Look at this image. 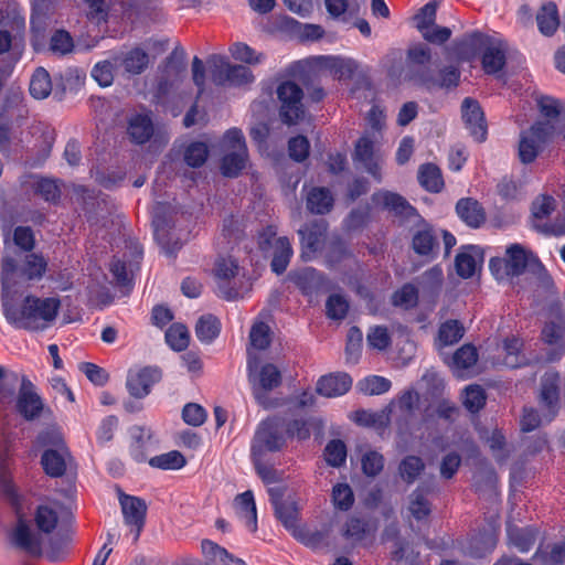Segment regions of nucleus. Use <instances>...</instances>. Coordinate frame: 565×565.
I'll return each instance as SVG.
<instances>
[{
	"label": "nucleus",
	"instance_id": "20",
	"mask_svg": "<svg viewBox=\"0 0 565 565\" xmlns=\"http://www.w3.org/2000/svg\"><path fill=\"white\" fill-rule=\"evenodd\" d=\"M159 380L160 372L154 367L131 370L127 377V388L134 397L143 398Z\"/></svg>",
	"mask_w": 565,
	"mask_h": 565
},
{
	"label": "nucleus",
	"instance_id": "4",
	"mask_svg": "<svg viewBox=\"0 0 565 565\" xmlns=\"http://www.w3.org/2000/svg\"><path fill=\"white\" fill-rule=\"evenodd\" d=\"M558 383L557 373L547 372L542 380V388L540 394L541 407L543 415L533 408H524L521 419V428L523 431H531L543 423L551 422L558 411Z\"/></svg>",
	"mask_w": 565,
	"mask_h": 565
},
{
	"label": "nucleus",
	"instance_id": "21",
	"mask_svg": "<svg viewBox=\"0 0 565 565\" xmlns=\"http://www.w3.org/2000/svg\"><path fill=\"white\" fill-rule=\"evenodd\" d=\"M125 523L131 527H135L136 533L134 540H137L139 533L145 524V518L147 513L146 502L137 497L121 494L119 497Z\"/></svg>",
	"mask_w": 565,
	"mask_h": 565
},
{
	"label": "nucleus",
	"instance_id": "2",
	"mask_svg": "<svg viewBox=\"0 0 565 565\" xmlns=\"http://www.w3.org/2000/svg\"><path fill=\"white\" fill-rule=\"evenodd\" d=\"M287 438L285 424L278 417H269L260 422L255 430L250 446L252 458L257 473L267 483L275 480V472L264 465L265 456L284 449Z\"/></svg>",
	"mask_w": 565,
	"mask_h": 565
},
{
	"label": "nucleus",
	"instance_id": "25",
	"mask_svg": "<svg viewBox=\"0 0 565 565\" xmlns=\"http://www.w3.org/2000/svg\"><path fill=\"white\" fill-rule=\"evenodd\" d=\"M482 263L483 253L479 247L471 245L461 247L456 256L457 274L462 278H470L481 268Z\"/></svg>",
	"mask_w": 565,
	"mask_h": 565
},
{
	"label": "nucleus",
	"instance_id": "1",
	"mask_svg": "<svg viewBox=\"0 0 565 565\" xmlns=\"http://www.w3.org/2000/svg\"><path fill=\"white\" fill-rule=\"evenodd\" d=\"M0 488L17 515V523L9 533L11 543L32 556H40L43 551V534H50L57 525L56 509L49 504L38 508L34 520L39 533H35L24 519L26 510L24 499L13 483L6 460L0 463Z\"/></svg>",
	"mask_w": 565,
	"mask_h": 565
},
{
	"label": "nucleus",
	"instance_id": "57",
	"mask_svg": "<svg viewBox=\"0 0 565 565\" xmlns=\"http://www.w3.org/2000/svg\"><path fill=\"white\" fill-rule=\"evenodd\" d=\"M269 327L264 322H256L249 333L250 345L254 350H264L270 343Z\"/></svg>",
	"mask_w": 565,
	"mask_h": 565
},
{
	"label": "nucleus",
	"instance_id": "10",
	"mask_svg": "<svg viewBox=\"0 0 565 565\" xmlns=\"http://www.w3.org/2000/svg\"><path fill=\"white\" fill-rule=\"evenodd\" d=\"M276 235V228L269 225L258 233L257 242L263 252L271 250V269L276 274H281L290 262L292 248L287 237H277Z\"/></svg>",
	"mask_w": 565,
	"mask_h": 565
},
{
	"label": "nucleus",
	"instance_id": "60",
	"mask_svg": "<svg viewBox=\"0 0 565 565\" xmlns=\"http://www.w3.org/2000/svg\"><path fill=\"white\" fill-rule=\"evenodd\" d=\"M556 202L553 196L540 195L532 204V215L535 220H544L555 210Z\"/></svg>",
	"mask_w": 565,
	"mask_h": 565
},
{
	"label": "nucleus",
	"instance_id": "56",
	"mask_svg": "<svg viewBox=\"0 0 565 565\" xmlns=\"http://www.w3.org/2000/svg\"><path fill=\"white\" fill-rule=\"evenodd\" d=\"M362 331L352 327L348 332L347 347H345V355L347 361L351 363H355L360 356L361 348H362Z\"/></svg>",
	"mask_w": 565,
	"mask_h": 565
},
{
	"label": "nucleus",
	"instance_id": "9",
	"mask_svg": "<svg viewBox=\"0 0 565 565\" xmlns=\"http://www.w3.org/2000/svg\"><path fill=\"white\" fill-rule=\"evenodd\" d=\"M36 444L39 446H52L46 449L41 459L44 471L51 477H60L66 469L67 449L57 431H46L41 434Z\"/></svg>",
	"mask_w": 565,
	"mask_h": 565
},
{
	"label": "nucleus",
	"instance_id": "40",
	"mask_svg": "<svg viewBox=\"0 0 565 565\" xmlns=\"http://www.w3.org/2000/svg\"><path fill=\"white\" fill-rule=\"evenodd\" d=\"M535 103L541 116L546 118L545 122L555 127L554 121L563 111V103L550 95H537L535 97Z\"/></svg>",
	"mask_w": 565,
	"mask_h": 565
},
{
	"label": "nucleus",
	"instance_id": "49",
	"mask_svg": "<svg viewBox=\"0 0 565 565\" xmlns=\"http://www.w3.org/2000/svg\"><path fill=\"white\" fill-rule=\"evenodd\" d=\"M463 337V328L457 320L443 323L438 333V345H451Z\"/></svg>",
	"mask_w": 565,
	"mask_h": 565
},
{
	"label": "nucleus",
	"instance_id": "46",
	"mask_svg": "<svg viewBox=\"0 0 565 565\" xmlns=\"http://www.w3.org/2000/svg\"><path fill=\"white\" fill-rule=\"evenodd\" d=\"M230 53L234 60L249 65L260 64L265 58L263 53L256 52L249 45L242 42L234 43L230 47Z\"/></svg>",
	"mask_w": 565,
	"mask_h": 565
},
{
	"label": "nucleus",
	"instance_id": "14",
	"mask_svg": "<svg viewBox=\"0 0 565 565\" xmlns=\"http://www.w3.org/2000/svg\"><path fill=\"white\" fill-rule=\"evenodd\" d=\"M379 142V134L367 131L356 141L353 154L354 162L362 164L376 181L382 179L381 164L376 154Z\"/></svg>",
	"mask_w": 565,
	"mask_h": 565
},
{
	"label": "nucleus",
	"instance_id": "52",
	"mask_svg": "<svg viewBox=\"0 0 565 565\" xmlns=\"http://www.w3.org/2000/svg\"><path fill=\"white\" fill-rule=\"evenodd\" d=\"M166 341L174 351H182L189 344V332L183 324H172L166 332Z\"/></svg>",
	"mask_w": 565,
	"mask_h": 565
},
{
	"label": "nucleus",
	"instance_id": "36",
	"mask_svg": "<svg viewBox=\"0 0 565 565\" xmlns=\"http://www.w3.org/2000/svg\"><path fill=\"white\" fill-rule=\"evenodd\" d=\"M128 134L136 143H145L153 134V126L148 115H135L130 118Z\"/></svg>",
	"mask_w": 565,
	"mask_h": 565
},
{
	"label": "nucleus",
	"instance_id": "35",
	"mask_svg": "<svg viewBox=\"0 0 565 565\" xmlns=\"http://www.w3.org/2000/svg\"><path fill=\"white\" fill-rule=\"evenodd\" d=\"M536 22L542 34L550 36L559 26L558 10L555 3L543 4L536 14Z\"/></svg>",
	"mask_w": 565,
	"mask_h": 565
},
{
	"label": "nucleus",
	"instance_id": "27",
	"mask_svg": "<svg viewBox=\"0 0 565 565\" xmlns=\"http://www.w3.org/2000/svg\"><path fill=\"white\" fill-rule=\"evenodd\" d=\"M373 203L375 206L386 210L395 215L411 216L415 214V210L407 201L397 193L388 191H380L373 194Z\"/></svg>",
	"mask_w": 565,
	"mask_h": 565
},
{
	"label": "nucleus",
	"instance_id": "22",
	"mask_svg": "<svg viewBox=\"0 0 565 565\" xmlns=\"http://www.w3.org/2000/svg\"><path fill=\"white\" fill-rule=\"evenodd\" d=\"M461 110L462 119L471 136L477 141H483L487 137V126L480 105L471 98H466L462 102Z\"/></svg>",
	"mask_w": 565,
	"mask_h": 565
},
{
	"label": "nucleus",
	"instance_id": "32",
	"mask_svg": "<svg viewBox=\"0 0 565 565\" xmlns=\"http://www.w3.org/2000/svg\"><path fill=\"white\" fill-rule=\"evenodd\" d=\"M237 515L244 522L248 531L254 532L257 529V514L254 495L252 491H245L238 494L234 501Z\"/></svg>",
	"mask_w": 565,
	"mask_h": 565
},
{
	"label": "nucleus",
	"instance_id": "41",
	"mask_svg": "<svg viewBox=\"0 0 565 565\" xmlns=\"http://www.w3.org/2000/svg\"><path fill=\"white\" fill-rule=\"evenodd\" d=\"M418 180L430 192H439L444 186L443 177L437 166L427 163L419 168Z\"/></svg>",
	"mask_w": 565,
	"mask_h": 565
},
{
	"label": "nucleus",
	"instance_id": "12",
	"mask_svg": "<svg viewBox=\"0 0 565 565\" xmlns=\"http://www.w3.org/2000/svg\"><path fill=\"white\" fill-rule=\"evenodd\" d=\"M312 71L327 72L338 79L351 78L356 70L353 60L338 55H318L298 63Z\"/></svg>",
	"mask_w": 565,
	"mask_h": 565
},
{
	"label": "nucleus",
	"instance_id": "62",
	"mask_svg": "<svg viewBox=\"0 0 565 565\" xmlns=\"http://www.w3.org/2000/svg\"><path fill=\"white\" fill-rule=\"evenodd\" d=\"M45 266L46 263L41 256L35 254L28 255L22 267V275L28 279L40 278L45 270Z\"/></svg>",
	"mask_w": 565,
	"mask_h": 565
},
{
	"label": "nucleus",
	"instance_id": "51",
	"mask_svg": "<svg viewBox=\"0 0 565 565\" xmlns=\"http://www.w3.org/2000/svg\"><path fill=\"white\" fill-rule=\"evenodd\" d=\"M462 403L469 412H478L486 404L483 388L476 384L467 386L462 394Z\"/></svg>",
	"mask_w": 565,
	"mask_h": 565
},
{
	"label": "nucleus",
	"instance_id": "45",
	"mask_svg": "<svg viewBox=\"0 0 565 565\" xmlns=\"http://www.w3.org/2000/svg\"><path fill=\"white\" fill-rule=\"evenodd\" d=\"M195 333L200 341L212 342L220 333L218 320L211 315L202 316L196 322Z\"/></svg>",
	"mask_w": 565,
	"mask_h": 565
},
{
	"label": "nucleus",
	"instance_id": "30",
	"mask_svg": "<svg viewBox=\"0 0 565 565\" xmlns=\"http://www.w3.org/2000/svg\"><path fill=\"white\" fill-rule=\"evenodd\" d=\"M523 343L516 337H511L504 340L501 348H498L499 354L492 361L493 365H504L508 367H518L523 364L521 356V348Z\"/></svg>",
	"mask_w": 565,
	"mask_h": 565
},
{
	"label": "nucleus",
	"instance_id": "19",
	"mask_svg": "<svg viewBox=\"0 0 565 565\" xmlns=\"http://www.w3.org/2000/svg\"><path fill=\"white\" fill-rule=\"evenodd\" d=\"M239 273V266L237 262L228 257H220L214 267V276L217 281L220 294L226 299H235L238 296V291L228 288L232 279H235Z\"/></svg>",
	"mask_w": 565,
	"mask_h": 565
},
{
	"label": "nucleus",
	"instance_id": "61",
	"mask_svg": "<svg viewBox=\"0 0 565 565\" xmlns=\"http://www.w3.org/2000/svg\"><path fill=\"white\" fill-rule=\"evenodd\" d=\"M436 3L429 2L420 9L418 14H416L415 23L420 34L425 33L428 30V28L434 26L436 19Z\"/></svg>",
	"mask_w": 565,
	"mask_h": 565
},
{
	"label": "nucleus",
	"instance_id": "44",
	"mask_svg": "<svg viewBox=\"0 0 565 565\" xmlns=\"http://www.w3.org/2000/svg\"><path fill=\"white\" fill-rule=\"evenodd\" d=\"M374 531L372 525L359 519H351L345 525L343 535L353 543H362L371 537Z\"/></svg>",
	"mask_w": 565,
	"mask_h": 565
},
{
	"label": "nucleus",
	"instance_id": "64",
	"mask_svg": "<svg viewBox=\"0 0 565 565\" xmlns=\"http://www.w3.org/2000/svg\"><path fill=\"white\" fill-rule=\"evenodd\" d=\"M327 315L330 319L341 320L345 317L349 303L345 298L340 295H331L327 300Z\"/></svg>",
	"mask_w": 565,
	"mask_h": 565
},
{
	"label": "nucleus",
	"instance_id": "13",
	"mask_svg": "<svg viewBox=\"0 0 565 565\" xmlns=\"http://www.w3.org/2000/svg\"><path fill=\"white\" fill-rule=\"evenodd\" d=\"M302 90L294 82H284L277 88L280 102V117L288 125L296 124L303 115Z\"/></svg>",
	"mask_w": 565,
	"mask_h": 565
},
{
	"label": "nucleus",
	"instance_id": "31",
	"mask_svg": "<svg viewBox=\"0 0 565 565\" xmlns=\"http://www.w3.org/2000/svg\"><path fill=\"white\" fill-rule=\"evenodd\" d=\"M438 233L425 221H420L413 235V248L422 256L433 254L437 244Z\"/></svg>",
	"mask_w": 565,
	"mask_h": 565
},
{
	"label": "nucleus",
	"instance_id": "3",
	"mask_svg": "<svg viewBox=\"0 0 565 565\" xmlns=\"http://www.w3.org/2000/svg\"><path fill=\"white\" fill-rule=\"evenodd\" d=\"M60 305V300L55 297L43 299L26 297L21 309H6V315L9 320L21 328L42 330L53 323L57 316Z\"/></svg>",
	"mask_w": 565,
	"mask_h": 565
},
{
	"label": "nucleus",
	"instance_id": "48",
	"mask_svg": "<svg viewBox=\"0 0 565 565\" xmlns=\"http://www.w3.org/2000/svg\"><path fill=\"white\" fill-rule=\"evenodd\" d=\"M358 390L366 395H380L391 388V381L379 375H370L361 380Z\"/></svg>",
	"mask_w": 565,
	"mask_h": 565
},
{
	"label": "nucleus",
	"instance_id": "5",
	"mask_svg": "<svg viewBox=\"0 0 565 565\" xmlns=\"http://www.w3.org/2000/svg\"><path fill=\"white\" fill-rule=\"evenodd\" d=\"M248 355V377L254 397L262 406L273 407V403L268 398V393L280 385L281 373L273 363L260 364L257 359L253 356L252 351H249Z\"/></svg>",
	"mask_w": 565,
	"mask_h": 565
},
{
	"label": "nucleus",
	"instance_id": "18",
	"mask_svg": "<svg viewBox=\"0 0 565 565\" xmlns=\"http://www.w3.org/2000/svg\"><path fill=\"white\" fill-rule=\"evenodd\" d=\"M477 41L484 46L482 65L487 73L494 74L502 70L505 64V43L498 38L476 36Z\"/></svg>",
	"mask_w": 565,
	"mask_h": 565
},
{
	"label": "nucleus",
	"instance_id": "24",
	"mask_svg": "<svg viewBox=\"0 0 565 565\" xmlns=\"http://www.w3.org/2000/svg\"><path fill=\"white\" fill-rule=\"evenodd\" d=\"M114 63L127 75L141 74L149 64L148 54L140 47L120 51L114 54Z\"/></svg>",
	"mask_w": 565,
	"mask_h": 565
},
{
	"label": "nucleus",
	"instance_id": "34",
	"mask_svg": "<svg viewBox=\"0 0 565 565\" xmlns=\"http://www.w3.org/2000/svg\"><path fill=\"white\" fill-rule=\"evenodd\" d=\"M458 216L469 226L478 227L484 222V213L479 203L471 199H462L457 203Z\"/></svg>",
	"mask_w": 565,
	"mask_h": 565
},
{
	"label": "nucleus",
	"instance_id": "43",
	"mask_svg": "<svg viewBox=\"0 0 565 565\" xmlns=\"http://www.w3.org/2000/svg\"><path fill=\"white\" fill-rule=\"evenodd\" d=\"M51 90L52 82L49 73L44 68L39 67L30 81L31 95L36 99H44L50 95Z\"/></svg>",
	"mask_w": 565,
	"mask_h": 565
},
{
	"label": "nucleus",
	"instance_id": "54",
	"mask_svg": "<svg viewBox=\"0 0 565 565\" xmlns=\"http://www.w3.org/2000/svg\"><path fill=\"white\" fill-rule=\"evenodd\" d=\"M73 38L65 30H56L50 40V50L54 54L65 55L73 51Z\"/></svg>",
	"mask_w": 565,
	"mask_h": 565
},
{
	"label": "nucleus",
	"instance_id": "47",
	"mask_svg": "<svg viewBox=\"0 0 565 565\" xmlns=\"http://www.w3.org/2000/svg\"><path fill=\"white\" fill-rule=\"evenodd\" d=\"M149 465L163 470H178L185 465L183 455L177 450H172L159 456H154L149 460Z\"/></svg>",
	"mask_w": 565,
	"mask_h": 565
},
{
	"label": "nucleus",
	"instance_id": "55",
	"mask_svg": "<svg viewBox=\"0 0 565 565\" xmlns=\"http://www.w3.org/2000/svg\"><path fill=\"white\" fill-rule=\"evenodd\" d=\"M332 502L339 510H349L354 502V495L350 486L347 483L335 484L332 489Z\"/></svg>",
	"mask_w": 565,
	"mask_h": 565
},
{
	"label": "nucleus",
	"instance_id": "37",
	"mask_svg": "<svg viewBox=\"0 0 565 565\" xmlns=\"http://www.w3.org/2000/svg\"><path fill=\"white\" fill-rule=\"evenodd\" d=\"M120 72L118 63H114V54L104 61L97 62L92 70V77L102 87H108L113 84L115 75Z\"/></svg>",
	"mask_w": 565,
	"mask_h": 565
},
{
	"label": "nucleus",
	"instance_id": "6",
	"mask_svg": "<svg viewBox=\"0 0 565 565\" xmlns=\"http://www.w3.org/2000/svg\"><path fill=\"white\" fill-rule=\"evenodd\" d=\"M536 263V258L521 244H511L505 247L503 256L492 257L489 267L497 280H505L521 275L525 268Z\"/></svg>",
	"mask_w": 565,
	"mask_h": 565
},
{
	"label": "nucleus",
	"instance_id": "29",
	"mask_svg": "<svg viewBox=\"0 0 565 565\" xmlns=\"http://www.w3.org/2000/svg\"><path fill=\"white\" fill-rule=\"evenodd\" d=\"M18 411L26 419H33L39 416L43 404L39 395L34 392L30 382L23 381L18 397Z\"/></svg>",
	"mask_w": 565,
	"mask_h": 565
},
{
	"label": "nucleus",
	"instance_id": "58",
	"mask_svg": "<svg viewBox=\"0 0 565 565\" xmlns=\"http://www.w3.org/2000/svg\"><path fill=\"white\" fill-rule=\"evenodd\" d=\"M424 469V463L419 457H406L399 465V473L403 480L413 482Z\"/></svg>",
	"mask_w": 565,
	"mask_h": 565
},
{
	"label": "nucleus",
	"instance_id": "53",
	"mask_svg": "<svg viewBox=\"0 0 565 565\" xmlns=\"http://www.w3.org/2000/svg\"><path fill=\"white\" fill-rule=\"evenodd\" d=\"M391 335L386 328L375 326L369 329L366 342L370 349L383 351L391 344Z\"/></svg>",
	"mask_w": 565,
	"mask_h": 565
},
{
	"label": "nucleus",
	"instance_id": "23",
	"mask_svg": "<svg viewBox=\"0 0 565 565\" xmlns=\"http://www.w3.org/2000/svg\"><path fill=\"white\" fill-rule=\"evenodd\" d=\"M326 225L323 222H316L306 225L298 231L302 246V257L310 259L318 250L323 247L326 239Z\"/></svg>",
	"mask_w": 565,
	"mask_h": 565
},
{
	"label": "nucleus",
	"instance_id": "7",
	"mask_svg": "<svg viewBox=\"0 0 565 565\" xmlns=\"http://www.w3.org/2000/svg\"><path fill=\"white\" fill-rule=\"evenodd\" d=\"M222 145L225 152L221 166L222 172L226 177H235L247 162V148L243 132L236 128L227 130Z\"/></svg>",
	"mask_w": 565,
	"mask_h": 565
},
{
	"label": "nucleus",
	"instance_id": "63",
	"mask_svg": "<svg viewBox=\"0 0 565 565\" xmlns=\"http://www.w3.org/2000/svg\"><path fill=\"white\" fill-rule=\"evenodd\" d=\"M207 147L203 142L191 143L184 154L185 162L191 167L202 166L207 158Z\"/></svg>",
	"mask_w": 565,
	"mask_h": 565
},
{
	"label": "nucleus",
	"instance_id": "15",
	"mask_svg": "<svg viewBox=\"0 0 565 565\" xmlns=\"http://www.w3.org/2000/svg\"><path fill=\"white\" fill-rule=\"evenodd\" d=\"M275 511L277 518L282 522L285 527L292 531L303 544L312 548H318L322 545L324 539L322 533L317 531L303 532L297 530L296 521L298 510L295 502H278L275 500Z\"/></svg>",
	"mask_w": 565,
	"mask_h": 565
},
{
	"label": "nucleus",
	"instance_id": "50",
	"mask_svg": "<svg viewBox=\"0 0 565 565\" xmlns=\"http://www.w3.org/2000/svg\"><path fill=\"white\" fill-rule=\"evenodd\" d=\"M294 279H295L296 284L306 294H311L313 290L318 289L321 285V276L313 268H305V269L297 271L294 275Z\"/></svg>",
	"mask_w": 565,
	"mask_h": 565
},
{
	"label": "nucleus",
	"instance_id": "33",
	"mask_svg": "<svg viewBox=\"0 0 565 565\" xmlns=\"http://www.w3.org/2000/svg\"><path fill=\"white\" fill-rule=\"evenodd\" d=\"M56 0H31V30L34 34L41 35L51 20Z\"/></svg>",
	"mask_w": 565,
	"mask_h": 565
},
{
	"label": "nucleus",
	"instance_id": "8",
	"mask_svg": "<svg viewBox=\"0 0 565 565\" xmlns=\"http://www.w3.org/2000/svg\"><path fill=\"white\" fill-rule=\"evenodd\" d=\"M556 127L548 122L537 121L520 134L518 156L522 163L533 162L543 150L545 143L554 135Z\"/></svg>",
	"mask_w": 565,
	"mask_h": 565
},
{
	"label": "nucleus",
	"instance_id": "38",
	"mask_svg": "<svg viewBox=\"0 0 565 565\" xmlns=\"http://www.w3.org/2000/svg\"><path fill=\"white\" fill-rule=\"evenodd\" d=\"M352 419L360 426L371 427L374 429H384L390 424V412L386 408L380 412L358 411L352 416Z\"/></svg>",
	"mask_w": 565,
	"mask_h": 565
},
{
	"label": "nucleus",
	"instance_id": "11",
	"mask_svg": "<svg viewBox=\"0 0 565 565\" xmlns=\"http://www.w3.org/2000/svg\"><path fill=\"white\" fill-rule=\"evenodd\" d=\"M213 81L218 85L244 86L254 82L252 71L243 65H232L224 55H212L207 60Z\"/></svg>",
	"mask_w": 565,
	"mask_h": 565
},
{
	"label": "nucleus",
	"instance_id": "26",
	"mask_svg": "<svg viewBox=\"0 0 565 565\" xmlns=\"http://www.w3.org/2000/svg\"><path fill=\"white\" fill-rule=\"evenodd\" d=\"M352 386V379L347 373H332L320 377L317 392L326 397H337L345 394Z\"/></svg>",
	"mask_w": 565,
	"mask_h": 565
},
{
	"label": "nucleus",
	"instance_id": "28",
	"mask_svg": "<svg viewBox=\"0 0 565 565\" xmlns=\"http://www.w3.org/2000/svg\"><path fill=\"white\" fill-rule=\"evenodd\" d=\"M478 353L475 347L466 344L458 349L451 358L450 367L456 376L465 377L475 373Z\"/></svg>",
	"mask_w": 565,
	"mask_h": 565
},
{
	"label": "nucleus",
	"instance_id": "17",
	"mask_svg": "<svg viewBox=\"0 0 565 565\" xmlns=\"http://www.w3.org/2000/svg\"><path fill=\"white\" fill-rule=\"evenodd\" d=\"M418 402V393L407 390L386 407V412H390V420H394L401 431L407 429L413 423Z\"/></svg>",
	"mask_w": 565,
	"mask_h": 565
},
{
	"label": "nucleus",
	"instance_id": "16",
	"mask_svg": "<svg viewBox=\"0 0 565 565\" xmlns=\"http://www.w3.org/2000/svg\"><path fill=\"white\" fill-rule=\"evenodd\" d=\"M546 360L556 361L565 354V320L561 317L547 321L541 332Z\"/></svg>",
	"mask_w": 565,
	"mask_h": 565
},
{
	"label": "nucleus",
	"instance_id": "39",
	"mask_svg": "<svg viewBox=\"0 0 565 565\" xmlns=\"http://www.w3.org/2000/svg\"><path fill=\"white\" fill-rule=\"evenodd\" d=\"M333 198L328 189L315 188L307 195V207L316 214H323L330 211Z\"/></svg>",
	"mask_w": 565,
	"mask_h": 565
},
{
	"label": "nucleus",
	"instance_id": "59",
	"mask_svg": "<svg viewBox=\"0 0 565 565\" xmlns=\"http://www.w3.org/2000/svg\"><path fill=\"white\" fill-rule=\"evenodd\" d=\"M326 461L333 466L340 467L347 458V448L341 440H331L324 449Z\"/></svg>",
	"mask_w": 565,
	"mask_h": 565
},
{
	"label": "nucleus",
	"instance_id": "42",
	"mask_svg": "<svg viewBox=\"0 0 565 565\" xmlns=\"http://www.w3.org/2000/svg\"><path fill=\"white\" fill-rule=\"evenodd\" d=\"M328 13L335 20L349 23L355 18L358 10L349 3V0H324Z\"/></svg>",
	"mask_w": 565,
	"mask_h": 565
}]
</instances>
